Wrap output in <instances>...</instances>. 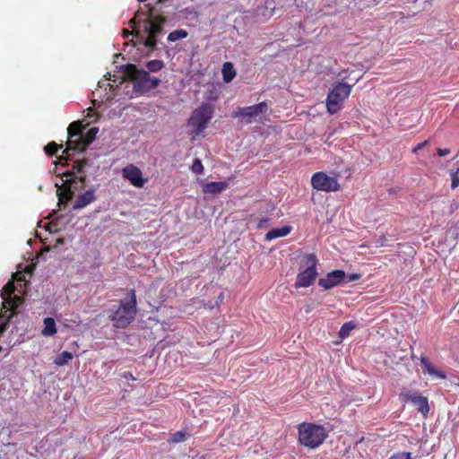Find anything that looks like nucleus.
I'll use <instances>...</instances> for the list:
<instances>
[{
    "instance_id": "obj_1",
    "label": "nucleus",
    "mask_w": 459,
    "mask_h": 459,
    "mask_svg": "<svg viewBox=\"0 0 459 459\" xmlns=\"http://www.w3.org/2000/svg\"><path fill=\"white\" fill-rule=\"evenodd\" d=\"M167 19L162 14H153L152 7L145 4L135 12L134 16L128 24L132 31L124 29L123 36L127 38L133 35L139 43L146 47L150 51L156 49L159 37L163 35V27Z\"/></svg>"
},
{
    "instance_id": "obj_2",
    "label": "nucleus",
    "mask_w": 459,
    "mask_h": 459,
    "mask_svg": "<svg viewBox=\"0 0 459 459\" xmlns=\"http://www.w3.org/2000/svg\"><path fill=\"white\" fill-rule=\"evenodd\" d=\"M86 165L87 160L84 159L76 160L74 162L72 169L58 174L62 183L60 186L56 183V186L60 202H68L72 199L75 190L84 186L86 175L83 169Z\"/></svg>"
},
{
    "instance_id": "obj_3",
    "label": "nucleus",
    "mask_w": 459,
    "mask_h": 459,
    "mask_svg": "<svg viewBox=\"0 0 459 459\" xmlns=\"http://www.w3.org/2000/svg\"><path fill=\"white\" fill-rule=\"evenodd\" d=\"M137 301L135 290L131 289L127 297L120 300L117 309L110 315L109 318L116 328H126L134 319L137 313Z\"/></svg>"
},
{
    "instance_id": "obj_4",
    "label": "nucleus",
    "mask_w": 459,
    "mask_h": 459,
    "mask_svg": "<svg viewBox=\"0 0 459 459\" xmlns=\"http://www.w3.org/2000/svg\"><path fill=\"white\" fill-rule=\"evenodd\" d=\"M299 442L309 448H318L327 438L328 430L322 425L302 422L298 427Z\"/></svg>"
},
{
    "instance_id": "obj_5",
    "label": "nucleus",
    "mask_w": 459,
    "mask_h": 459,
    "mask_svg": "<svg viewBox=\"0 0 459 459\" xmlns=\"http://www.w3.org/2000/svg\"><path fill=\"white\" fill-rule=\"evenodd\" d=\"M15 291V285L12 281H9L3 288L2 296L4 299L3 308L6 309L5 312H9L4 322L0 324V336L7 330L11 318L17 314V308L23 302V299L21 296L13 295ZM2 347L0 346V351Z\"/></svg>"
},
{
    "instance_id": "obj_6",
    "label": "nucleus",
    "mask_w": 459,
    "mask_h": 459,
    "mask_svg": "<svg viewBox=\"0 0 459 459\" xmlns=\"http://www.w3.org/2000/svg\"><path fill=\"white\" fill-rule=\"evenodd\" d=\"M303 261L305 262V267L303 268V265L299 267V272L294 283L296 289L311 286L317 276L316 266L318 260L316 255L314 253L306 254L303 256Z\"/></svg>"
},
{
    "instance_id": "obj_7",
    "label": "nucleus",
    "mask_w": 459,
    "mask_h": 459,
    "mask_svg": "<svg viewBox=\"0 0 459 459\" xmlns=\"http://www.w3.org/2000/svg\"><path fill=\"white\" fill-rule=\"evenodd\" d=\"M126 74L133 82L134 86L141 91L155 89L160 82L159 78L152 77L147 71L138 69L134 65H126Z\"/></svg>"
},
{
    "instance_id": "obj_8",
    "label": "nucleus",
    "mask_w": 459,
    "mask_h": 459,
    "mask_svg": "<svg viewBox=\"0 0 459 459\" xmlns=\"http://www.w3.org/2000/svg\"><path fill=\"white\" fill-rule=\"evenodd\" d=\"M351 86L346 82L335 83L326 98L327 111L333 115L342 108L343 101L350 96Z\"/></svg>"
},
{
    "instance_id": "obj_9",
    "label": "nucleus",
    "mask_w": 459,
    "mask_h": 459,
    "mask_svg": "<svg viewBox=\"0 0 459 459\" xmlns=\"http://www.w3.org/2000/svg\"><path fill=\"white\" fill-rule=\"evenodd\" d=\"M213 107L208 103H203L195 108L190 116L187 125L195 128V134H200L208 126L213 117Z\"/></svg>"
},
{
    "instance_id": "obj_10",
    "label": "nucleus",
    "mask_w": 459,
    "mask_h": 459,
    "mask_svg": "<svg viewBox=\"0 0 459 459\" xmlns=\"http://www.w3.org/2000/svg\"><path fill=\"white\" fill-rule=\"evenodd\" d=\"M310 182L312 187L317 191L336 192L341 189L337 178L335 177H330L323 171L314 173Z\"/></svg>"
},
{
    "instance_id": "obj_11",
    "label": "nucleus",
    "mask_w": 459,
    "mask_h": 459,
    "mask_svg": "<svg viewBox=\"0 0 459 459\" xmlns=\"http://www.w3.org/2000/svg\"><path fill=\"white\" fill-rule=\"evenodd\" d=\"M267 109V103L265 101H262L253 106L238 108L233 112L232 117H243L246 124H250L253 119H255L260 115L265 114Z\"/></svg>"
},
{
    "instance_id": "obj_12",
    "label": "nucleus",
    "mask_w": 459,
    "mask_h": 459,
    "mask_svg": "<svg viewBox=\"0 0 459 459\" xmlns=\"http://www.w3.org/2000/svg\"><path fill=\"white\" fill-rule=\"evenodd\" d=\"M400 397L406 403H411L422 415L427 416L429 412V399L421 395L419 391L401 393Z\"/></svg>"
},
{
    "instance_id": "obj_13",
    "label": "nucleus",
    "mask_w": 459,
    "mask_h": 459,
    "mask_svg": "<svg viewBox=\"0 0 459 459\" xmlns=\"http://www.w3.org/2000/svg\"><path fill=\"white\" fill-rule=\"evenodd\" d=\"M122 177L128 180L130 184L137 188H142L147 182V178H143L142 170L134 164H128L121 170Z\"/></svg>"
},
{
    "instance_id": "obj_14",
    "label": "nucleus",
    "mask_w": 459,
    "mask_h": 459,
    "mask_svg": "<svg viewBox=\"0 0 459 459\" xmlns=\"http://www.w3.org/2000/svg\"><path fill=\"white\" fill-rule=\"evenodd\" d=\"M346 273L342 270H334L318 280V285L324 290H330L345 282Z\"/></svg>"
},
{
    "instance_id": "obj_15",
    "label": "nucleus",
    "mask_w": 459,
    "mask_h": 459,
    "mask_svg": "<svg viewBox=\"0 0 459 459\" xmlns=\"http://www.w3.org/2000/svg\"><path fill=\"white\" fill-rule=\"evenodd\" d=\"M86 147L87 146L84 145L83 136H81L80 138L68 136V140L66 142V148L63 152V153H66L67 156H69L70 152L83 151ZM68 159L69 157H65L64 155L58 157L59 160H66Z\"/></svg>"
},
{
    "instance_id": "obj_16",
    "label": "nucleus",
    "mask_w": 459,
    "mask_h": 459,
    "mask_svg": "<svg viewBox=\"0 0 459 459\" xmlns=\"http://www.w3.org/2000/svg\"><path fill=\"white\" fill-rule=\"evenodd\" d=\"M420 364L422 367L423 374H429L439 379H446V374L438 368H436L428 359L427 357L421 356Z\"/></svg>"
},
{
    "instance_id": "obj_17",
    "label": "nucleus",
    "mask_w": 459,
    "mask_h": 459,
    "mask_svg": "<svg viewBox=\"0 0 459 459\" xmlns=\"http://www.w3.org/2000/svg\"><path fill=\"white\" fill-rule=\"evenodd\" d=\"M229 187V183L226 181L208 182L202 186L203 193L207 195H218L225 191Z\"/></svg>"
},
{
    "instance_id": "obj_18",
    "label": "nucleus",
    "mask_w": 459,
    "mask_h": 459,
    "mask_svg": "<svg viewBox=\"0 0 459 459\" xmlns=\"http://www.w3.org/2000/svg\"><path fill=\"white\" fill-rule=\"evenodd\" d=\"M95 200V192L89 189L83 194L80 195L75 200L73 208L74 210L82 209Z\"/></svg>"
},
{
    "instance_id": "obj_19",
    "label": "nucleus",
    "mask_w": 459,
    "mask_h": 459,
    "mask_svg": "<svg viewBox=\"0 0 459 459\" xmlns=\"http://www.w3.org/2000/svg\"><path fill=\"white\" fill-rule=\"evenodd\" d=\"M291 230H292V227L289 226V225H285L281 228L273 229L265 234V239L272 240V239H274L277 238L285 237V236L289 235Z\"/></svg>"
},
{
    "instance_id": "obj_20",
    "label": "nucleus",
    "mask_w": 459,
    "mask_h": 459,
    "mask_svg": "<svg viewBox=\"0 0 459 459\" xmlns=\"http://www.w3.org/2000/svg\"><path fill=\"white\" fill-rule=\"evenodd\" d=\"M56 325L54 318L46 317L44 319V328L41 331L43 336H53L56 333Z\"/></svg>"
},
{
    "instance_id": "obj_21",
    "label": "nucleus",
    "mask_w": 459,
    "mask_h": 459,
    "mask_svg": "<svg viewBox=\"0 0 459 459\" xmlns=\"http://www.w3.org/2000/svg\"><path fill=\"white\" fill-rule=\"evenodd\" d=\"M83 126L82 122L74 121L71 123L67 128V134L69 137H77L80 138L83 136L82 134Z\"/></svg>"
},
{
    "instance_id": "obj_22",
    "label": "nucleus",
    "mask_w": 459,
    "mask_h": 459,
    "mask_svg": "<svg viewBox=\"0 0 459 459\" xmlns=\"http://www.w3.org/2000/svg\"><path fill=\"white\" fill-rule=\"evenodd\" d=\"M236 76V71L230 62H226L222 66V77L225 82H231Z\"/></svg>"
},
{
    "instance_id": "obj_23",
    "label": "nucleus",
    "mask_w": 459,
    "mask_h": 459,
    "mask_svg": "<svg viewBox=\"0 0 459 459\" xmlns=\"http://www.w3.org/2000/svg\"><path fill=\"white\" fill-rule=\"evenodd\" d=\"M74 358V355L72 352L70 351H63L62 353H60L59 355H57L54 360V363L56 365V366H64V365H66L68 364V362L70 360H72Z\"/></svg>"
},
{
    "instance_id": "obj_24",
    "label": "nucleus",
    "mask_w": 459,
    "mask_h": 459,
    "mask_svg": "<svg viewBox=\"0 0 459 459\" xmlns=\"http://www.w3.org/2000/svg\"><path fill=\"white\" fill-rule=\"evenodd\" d=\"M189 437V434L186 431L180 430L177 431L170 435L169 438V443L177 444V443H182L186 440V438Z\"/></svg>"
},
{
    "instance_id": "obj_25",
    "label": "nucleus",
    "mask_w": 459,
    "mask_h": 459,
    "mask_svg": "<svg viewBox=\"0 0 459 459\" xmlns=\"http://www.w3.org/2000/svg\"><path fill=\"white\" fill-rule=\"evenodd\" d=\"M188 33L186 30L183 29H178L170 32L168 36V40L170 42H175L187 37Z\"/></svg>"
},
{
    "instance_id": "obj_26",
    "label": "nucleus",
    "mask_w": 459,
    "mask_h": 459,
    "mask_svg": "<svg viewBox=\"0 0 459 459\" xmlns=\"http://www.w3.org/2000/svg\"><path fill=\"white\" fill-rule=\"evenodd\" d=\"M164 66V63L161 60L154 59L147 62L146 67L150 72H158Z\"/></svg>"
},
{
    "instance_id": "obj_27",
    "label": "nucleus",
    "mask_w": 459,
    "mask_h": 459,
    "mask_svg": "<svg viewBox=\"0 0 459 459\" xmlns=\"http://www.w3.org/2000/svg\"><path fill=\"white\" fill-rule=\"evenodd\" d=\"M98 131L97 127H91L87 131L85 136H83L84 145L88 146L94 141Z\"/></svg>"
},
{
    "instance_id": "obj_28",
    "label": "nucleus",
    "mask_w": 459,
    "mask_h": 459,
    "mask_svg": "<svg viewBox=\"0 0 459 459\" xmlns=\"http://www.w3.org/2000/svg\"><path fill=\"white\" fill-rule=\"evenodd\" d=\"M60 148H62V145H59L55 142H50L45 146L44 151L48 155L53 156L56 154Z\"/></svg>"
},
{
    "instance_id": "obj_29",
    "label": "nucleus",
    "mask_w": 459,
    "mask_h": 459,
    "mask_svg": "<svg viewBox=\"0 0 459 459\" xmlns=\"http://www.w3.org/2000/svg\"><path fill=\"white\" fill-rule=\"evenodd\" d=\"M355 328V325L352 322L345 323L340 329L339 336L341 338H345L350 334V332Z\"/></svg>"
},
{
    "instance_id": "obj_30",
    "label": "nucleus",
    "mask_w": 459,
    "mask_h": 459,
    "mask_svg": "<svg viewBox=\"0 0 459 459\" xmlns=\"http://www.w3.org/2000/svg\"><path fill=\"white\" fill-rule=\"evenodd\" d=\"M191 170L195 174H202L204 166L199 159H195L191 166Z\"/></svg>"
},
{
    "instance_id": "obj_31",
    "label": "nucleus",
    "mask_w": 459,
    "mask_h": 459,
    "mask_svg": "<svg viewBox=\"0 0 459 459\" xmlns=\"http://www.w3.org/2000/svg\"><path fill=\"white\" fill-rule=\"evenodd\" d=\"M389 459H412L411 453L410 452H400L392 455Z\"/></svg>"
},
{
    "instance_id": "obj_32",
    "label": "nucleus",
    "mask_w": 459,
    "mask_h": 459,
    "mask_svg": "<svg viewBox=\"0 0 459 459\" xmlns=\"http://www.w3.org/2000/svg\"><path fill=\"white\" fill-rule=\"evenodd\" d=\"M451 181L452 189H455L459 186V177L456 174H451Z\"/></svg>"
},
{
    "instance_id": "obj_33",
    "label": "nucleus",
    "mask_w": 459,
    "mask_h": 459,
    "mask_svg": "<svg viewBox=\"0 0 459 459\" xmlns=\"http://www.w3.org/2000/svg\"><path fill=\"white\" fill-rule=\"evenodd\" d=\"M360 278V274L359 273H351L349 275L346 274V279H345V282H351V281H355L357 280H359Z\"/></svg>"
},
{
    "instance_id": "obj_34",
    "label": "nucleus",
    "mask_w": 459,
    "mask_h": 459,
    "mask_svg": "<svg viewBox=\"0 0 459 459\" xmlns=\"http://www.w3.org/2000/svg\"><path fill=\"white\" fill-rule=\"evenodd\" d=\"M269 221V219L268 218H262L257 225H256V229L260 230V229H263L264 227H266L267 223Z\"/></svg>"
},
{
    "instance_id": "obj_35",
    "label": "nucleus",
    "mask_w": 459,
    "mask_h": 459,
    "mask_svg": "<svg viewBox=\"0 0 459 459\" xmlns=\"http://www.w3.org/2000/svg\"><path fill=\"white\" fill-rule=\"evenodd\" d=\"M437 153L438 156L442 157V156H446L447 154L450 153V149H447V148H445V149H441V148H438L437 150Z\"/></svg>"
},
{
    "instance_id": "obj_36",
    "label": "nucleus",
    "mask_w": 459,
    "mask_h": 459,
    "mask_svg": "<svg viewBox=\"0 0 459 459\" xmlns=\"http://www.w3.org/2000/svg\"><path fill=\"white\" fill-rule=\"evenodd\" d=\"M428 141H424V142H421L420 143H418L413 149H412V152L416 153L418 152L420 150H421L426 144H427Z\"/></svg>"
},
{
    "instance_id": "obj_37",
    "label": "nucleus",
    "mask_w": 459,
    "mask_h": 459,
    "mask_svg": "<svg viewBox=\"0 0 459 459\" xmlns=\"http://www.w3.org/2000/svg\"><path fill=\"white\" fill-rule=\"evenodd\" d=\"M123 377H124V378H126V379H129V378H130V379H133V380H134V379H135V378L134 377L133 374H132V373H130V372H125V373L123 374Z\"/></svg>"
},
{
    "instance_id": "obj_38",
    "label": "nucleus",
    "mask_w": 459,
    "mask_h": 459,
    "mask_svg": "<svg viewBox=\"0 0 459 459\" xmlns=\"http://www.w3.org/2000/svg\"><path fill=\"white\" fill-rule=\"evenodd\" d=\"M223 299L224 294L223 292H221L220 295L218 296V301L216 302L217 306H219L223 301Z\"/></svg>"
},
{
    "instance_id": "obj_39",
    "label": "nucleus",
    "mask_w": 459,
    "mask_h": 459,
    "mask_svg": "<svg viewBox=\"0 0 459 459\" xmlns=\"http://www.w3.org/2000/svg\"><path fill=\"white\" fill-rule=\"evenodd\" d=\"M382 239H383V240H380V243H379V245H378V246H381V247H382V246H384V241L385 240V236H383V237H382Z\"/></svg>"
},
{
    "instance_id": "obj_40",
    "label": "nucleus",
    "mask_w": 459,
    "mask_h": 459,
    "mask_svg": "<svg viewBox=\"0 0 459 459\" xmlns=\"http://www.w3.org/2000/svg\"><path fill=\"white\" fill-rule=\"evenodd\" d=\"M382 239H383V240H380V243H379V245H378V246H381V247H382V246H384V241L385 240V236H383V237H382Z\"/></svg>"
},
{
    "instance_id": "obj_41",
    "label": "nucleus",
    "mask_w": 459,
    "mask_h": 459,
    "mask_svg": "<svg viewBox=\"0 0 459 459\" xmlns=\"http://www.w3.org/2000/svg\"><path fill=\"white\" fill-rule=\"evenodd\" d=\"M453 174H456L458 177H459V168L456 169L455 172H454Z\"/></svg>"
},
{
    "instance_id": "obj_42",
    "label": "nucleus",
    "mask_w": 459,
    "mask_h": 459,
    "mask_svg": "<svg viewBox=\"0 0 459 459\" xmlns=\"http://www.w3.org/2000/svg\"><path fill=\"white\" fill-rule=\"evenodd\" d=\"M139 2H146L147 0H138Z\"/></svg>"
},
{
    "instance_id": "obj_43",
    "label": "nucleus",
    "mask_w": 459,
    "mask_h": 459,
    "mask_svg": "<svg viewBox=\"0 0 459 459\" xmlns=\"http://www.w3.org/2000/svg\"><path fill=\"white\" fill-rule=\"evenodd\" d=\"M200 459H203V458H200Z\"/></svg>"
}]
</instances>
